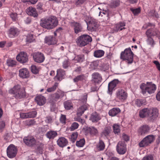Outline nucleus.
I'll return each instance as SVG.
<instances>
[{"label": "nucleus", "instance_id": "obj_1", "mask_svg": "<svg viewBox=\"0 0 160 160\" xmlns=\"http://www.w3.org/2000/svg\"><path fill=\"white\" fill-rule=\"evenodd\" d=\"M58 24L57 19L55 17L42 19L40 22L41 26L48 29H51L54 28L57 26Z\"/></svg>", "mask_w": 160, "mask_h": 160}, {"label": "nucleus", "instance_id": "obj_2", "mask_svg": "<svg viewBox=\"0 0 160 160\" xmlns=\"http://www.w3.org/2000/svg\"><path fill=\"white\" fill-rule=\"evenodd\" d=\"M9 92L14 94L16 98H21L25 97V92L24 88L21 87L19 85H15L12 88L10 89Z\"/></svg>", "mask_w": 160, "mask_h": 160}, {"label": "nucleus", "instance_id": "obj_3", "mask_svg": "<svg viewBox=\"0 0 160 160\" xmlns=\"http://www.w3.org/2000/svg\"><path fill=\"white\" fill-rule=\"evenodd\" d=\"M140 88L143 94L147 93L151 94L154 93L156 89V85L152 82H147L146 84L142 83L140 86Z\"/></svg>", "mask_w": 160, "mask_h": 160}, {"label": "nucleus", "instance_id": "obj_4", "mask_svg": "<svg viewBox=\"0 0 160 160\" xmlns=\"http://www.w3.org/2000/svg\"><path fill=\"white\" fill-rule=\"evenodd\" d=\"M121 58L128 63L131 64L133 61V54L130 48H126L121 54Z\"/></svg>", "mask_w": 160, "mask_h": 160}, {"label": "nucleus", "instance_id": "obj_5", "mask_svg": "<svg viewBox=\"0 0 160 160\" xmlns=\"http://www.w3.org/2000/svg\"><path fill=\"white\" fill-rule=\"evenodd\" d=\"M92 38L88 35H83L79 37L77 41L78 45L80 47H83L91 42Z\"/></svg>", "mask_w": 160, "mask_h": 160}, {"label": "nucleus", "instance_id": "obj_6", "mask_svg": "<svg viewBox=\"0 0 160 160\" xmlns=\"http://www.w3.org/2000/svg\"><path fill=\"white\" fill-rule=\"evenodd\" d=\"M153 135H148L144 138L139 143L140 147H144L149 145L154 140Z\"/></svg>", "mask_w": 160, "mask_h": 160}, {"label": "nucleus", "instance_id": "obj_7", "mask_svg": "<svg viewBox=\"0 0 160 160\" xmlns=\"http://www.w3.org/2000/svg\"><path fill=\"white\" fill-rule=\"evenodd\" d=\"M119 82V81L118 79H115L109 83L108 85L107 93L108 94L111 95L113 91L116 89V87Z\"/></svg>", "mask_w": 160, "mask_h": 160}, {"label": "nucleus", "instance_id": "obj_8", "mask_svg": "<svg viewBox=\"0 0 160 160\" xmlns=\"http://www.w3.org/2000/svg\"><path fill=\"white\" fill-rule=\"evenodd\" d=\"M17 153V149L15 146L13 145H10L7 148V153L8 156L12 158L15 157Z\"/></svg>", "mask_w": 160, "mask_h": 160}, {"label": "nucleus", "instance_id": "obj_9", "mask_svg": "<svg viewBox=\"0 0 160 160\" xmlns=\"http://www.w3.org/2000/svg\"><path fill=\"white\" fill-rule=\"evenodd\" d=\"M116 150L118 153L120 154H123L127 151L126 145L122 141H119L116 146Z\"/></svg>", "mask_w": 160, "mask_h": 160}, {"label": "nucleus", "instance_id": "obj_10", "mask_svg": "<svg viewBox=\"0 0 160 160\" xmlns=\"http://www.w3.org/2000/svg\"><path fill=\"white\" fill-rule=\"evenodd\" d=\"M116 94L117 98L120 101H123L127 98V93L123 89H119L116 91Z\"/></svg>", "mask_w": 160, "mask_h": 160}, {"label": "nucleus", "instance_id": "obj_11", "mask_svg": "<svg viewBox=\"0 0 160 160\" xmlns=\"http://www.w3.org/2000/svg\"><path fill=\"white\" fill-rule=\"evenodd\" d=\"M23 141L25 143L29 146H32L37 143L34 138L31 136H28L24 138Z\"/></svg>", "mask_w": 160, "mask_h": 160}, {"label": "nucleus", "instance_id": "obj_12", "mask_svg": "<svg viewBox=\"0 0 160 160\" xmlns=\"http://www.w3.org/2000/svg\"><path fill=\"white\" fill-rule=\"evenodd\" d=\"M17 59L22 63H25L28 61V56L25 52H21L17 56Z\"/></svg>", "mask_w": 160, "mask_h": 160}, {"label": "nucleus", "instance_id": "obj_13", "mask_svg": "<svg viewBox=\"0 0 160 160\" xmlns=\"http://www.w3.org/2000/svg\"><path fill=\"white\" fill-rule=\"evenodd\" d=\"M33 57L34 61L38 63L43 62L45 59L43 54L39 52L34 53L33 54Z\"/></svg>", "mask_w": 160, "mask_h": 160}, {"label": "nucleus", "instance_id": "obj_14", "mask_svg": "<svg viewBox=\"0 0 160 160\" xmlns=\"http://www.w3.org/2000/svg\"><path fill=\"white\" fill-rule=\"evenodd\" d=\"M19 32V31L18 28L14 27H12L8 31V36L10 38H13L18 36Z\"/></svg>", "mask_w": 160, "mask_h": 160}, {"label": "nucleus", "instance_id": "obj_15", "mask_svg": "<svg viewBox=\"0 0 160 160\" xmlns=\"http://www.w3.org/2000/svg\"><path fill=\"white\" fill-rule=\"evenodd\" d=\"M158 111L156 108H149V118L152 119H154L158 115Z\"/></svg>", "mask_w": 160, "mask_h": 160}, {"label": "nucleus", "instance_id": "obj_16", "mask_svg": "<svg viewBox=\"0 0 160 160\" xmlns=\"http://www.w3.org/2000/svg\"><path fill=\"white\" fill-rule=\"evenodd\" d=\"M146 34L147 37L158 36L160 35V32L156 28H151L147 31Z\"/></svg>", "mask_w": 160, "mask_h": 160}, {"label": "nucleus", "instance_id": "obj_17", "mask_svg": "<svg viewBox=\"0 0 160 160\" xmlns=\"http://www.w3.org/2000/svg\"><path fill=\"white\" fill-rule=\"evenodd\" d=\"M44 40L45 43L49 45L55 44L57 43V40L52 36L46 37Z\"/></svg>", "mask_w": 160, "mask_h": 160}, {"label": "nucleus", "instance_id": "obj_18", "mask_svg": "<svg viewBox=\"0 0 160 160\" xmlns=\"http://www.w3.org/2000/svg\"><path fill=\"white\" fill-rule=\"evenodd\" d=\"M19 75L22 78H27L29 76V72L27 69L22 68L19 70Z\"/></svg>", "mask_w": 160, "mask_h": 160}, {"label": "nucleus", "instance_id": "obj_19", "mask_svg": "<svg viewBox=\"0 0 160 160\" xmlns=\"http://www.w3.org/2000/svg\"><path fill=\"white\" fill-rule=\"evenodd\" d=\"M26 12L29 15L35 18L37 17L38 15L36 9L31 7H29L26 9Z\"/></svg>", "mask_w": 160, "mask_h": 160}, {"label": "nucleus", "instance_id": "obj_20", "mask_svg": "<svg viewBox=\"0 0 160 160\" xmlns=\"http://www.w3.org/2000/svg\"><path fill=\"white\" fill-rule=\"evenodd\" d=\"M149 131V128L146 125H143L140 127L138 130L139 133L142 135H144L148 133Z\"/></svg>", "mask_w": 160, "mask_h": 160}, {"label": "nucleus", "instance_id": "obj_21", "mask_svg": "<svg viewBox=\"0 0 160 160\" xmlns=\"http://www.w3.org/2000/svg\"><path fill=\"white\" fill-rule=\"evenodd\" d=\"M57 143L59 147H63L67 145L68 142L67 140L65 138L61 137L57 140Z\"/></svg>", "mask_w": 160, "mask_h": 160}, {"label": "nucleus", "instance_id": "obj_22", "mask_svg": "<svg viewBox=\"0 0 160 160\" xmlns=\"http://www.w3.org/2000/svg\"><path fill=\"white\" fill-rule=\"evenodd\" d=\"M35 100L37 104L39 106L42 105L46 102L45 98L42 95L37 96L36 97Z\"/></svg>", "mask_w": 160, "mask_h": 160}, {"label": "nucleus", "instance_id": "obj_23", "mask_svg": "<svg viewBox=\"0 0 160 160\" xmlns=\"http://www.w3.org/2000/svg\"><path fill=\"white\" fill-rule=\"evenodd\" d=\"M88 26L92 30H95L98 27L96 20L94 19H91L88 22Z\"/></svg>", "mask_w": 160, "mask_h": 160}, {"label": "nucleus", "instance_id": "obj_24", "mask_svg": "<svg viewBox=\"0 0 160 160\" xmlns=\"http://www.w3.org/2000/svg\"><path fill=\"white\" fill-rule=\"evenodd\" d=\"M88 107L89 105L88 104H85L79 107L78 110L77 112L78 116L79 117L81 116L84 111L88 109Z\"/></svg>", "mask_w": 160, "mask_h": 160}, {"label": "nucleus", "instance_id": "obj_25", "mask_svg": "<svg viewBox=\"0 0 160 160\" xmlns=\"http://www.w3.org/2000/svg\"><path fill=\"white\" fill-rule=\"evenodd\" d=\"M149 108H144L140 111L139 115L142 118L149 117Z\"/></svg>", "mask_w": 160, "mask_h": 160}, {"label": "nucleus", "instance_id": "obj_26", "mask_svg": "<svg viewBox=\"0 0 160 160\" xmlns=\"http://www.w3.org/2000/svg\"><path fill=\"white\" fill-rule=\"evenodd\" d=\"M87 131L92 136L96 135L98 133V130L93 127H88Z\"/></svg>", "mask_w": 160, "mask_h": 160}, {"label": "nucleus", "instance_id": "obj_27", "mask_svg": "<svg viewBox=\"0 0 160 160\" xmlns=\"http://www.w3.org/2000/svg\"><path fill=\"white\" fill-rule=\"evenodd\" d=\"M57 135L56 131L52 130L48 132L46 134L47 137L49 139H53Z\"/></svg>", "mask_w": 160, "mask_h": 160}, {"label": "nucleus", "instance_id": "obj_28", "mask_svg": "<svg viewBox=\"0 0 160 160\" xmlns=\"http://www.w3.org/2000/svg\"><path fill=\"white\" fill-rule=\"evenodd\" d=\"M125 25V24L124 22H120L116 24L115 27L114 28V30L115 32H116L118 31L122 30L123 29H125V28L123 27Z\"/></svg>", "mask_w": 160, "mask_h": 160}, {"label": "nucleus", "instance_id": "obj_29", "mask_svg": "<svg viewBox=\"0 0 160 160\" xmlns=\"http://www.w3.org/2000/svg\"><path fill=\"white\" fill-rule=\"evenodd\" d=\"M92 78L94 82L98 83L102 81V77L101 75L97 72L94 73L92 75Z\"/></svg>", "mask_w": 160, "mask_h": 160}, {"label": "nucleus", "instance_id": "obj_30", "mask_svg": "<svg viewBox=\"0 0 160 160\" xmlns=\"http://www.w3.org/2000/svg\"><path fill=\"white\" fill-rule=\"evenodd\" d=\"M120 110L118 108H113L110 110L109 112V115L111 116H114L120 112Z\"/></svg>", "mask_w": 160, "mask_h": 160}, {"label": "nucleus", "instance_id": "obj_31", "mask_svg": "<svg viewBox=\"0 0 160 160\" xmlns=\"http://www.w3.org/2000/svg\"><path fill=\"white\" fill-rule=\"evenodd\" d=\"M64 75L65 72L63 70L61 69H59L57 70V74L56 76L58 80H61Z\"/></svg>", "mask_w": 160, "mask_h": 160}, {"label": "nucleus", "instance_id": "obj_32", "mask_svg": "<svg viewBox=\"0 0 160 160\" xmlns=\"http://www.w3.org/2000/svg\"><path fill=\"white\" fill-rule=\"evenodd\" d=\"M73 25L74 27V29L75 33H78L81 31L82 28L79 23L77 22H74L73 24Z\"/></svg>", "mask_w": 160, "mask_h": 160}, {"label": "nucleus", "instance_id": "obj_33", "mask_svg": "<svg viewBox=\"0 0 160 160\" xmlns=\"http://www.w3.org/2000/svg\"><path fill=\"white\" fill-rule=\"evenodd\" d=\"M100 119V118L97 113H96L92 114L90 118V119L93 122H98Z\"/></svg>", "mask_w": 160, "mask_h": 160}, {"label": "nucleus", "instance_id": "obj_34", "mask_svg": "<svg viewBox=\"0 0 160 160\" xmlns=\"http://www.w3.org/2000/svg\"><path fill=\"white\" fill-rule=\"evenodd\" d=\"M104 53V51L101 50H98L94 51V56L96 58H101L103 56Z\"/></svg>", "mask_w": 160, "mask_h": 160}, {"label": "nucleus", "instance_id": "obj_35", "mask_svg": "<svg viewBox=\"0 0 160 160\" xmlns=\"http://www.w3.org/2000/svg\"><path fill=\"white\" fill-rule=\"evenodd\" d=\"M84 59V56L82 55L76 56L72 60L75 61L76 62H82Z\"/></svg>", "mask_w": 160, "mask_h": 160}, {"label": "nucleus", "instance_id": "obj_36", "mask_svg": "<svg viewBox=\"0 0 160 160\" xmlns=\"http://www.w3.org/2000/svg\"><path fill=\"white\" fill-rule=\"evenodd\" d=\"M110 127H106L101 134L102 136L104 137L108 136L110 132Z\"/></svg>", "mask_w": 160, "mask_h": 160}, {"label": "nucleus", "instance_id": "obj_37", "mask_svg": "<svg viewBox=\"0 0 160 160\" xmlns=\"http://www.w3.org/2000/svg\"><path fill=\"white\" fill-rule=\"evenodd\" d=\"M105 148V144L103 142L100 140L99 143L97 145L96 148L98 150L101 151L104 149Z\"/></svg>", "mask_w": 160, "mask_h": 160}, {"label": "nucleus", "instance_id": "obj_38", "mask_svg": "<svg viewBox=\"0 0 160 160\" xmlns=\"http://www.w3.org/2000/svg\"><path fill=\"white\" fill-rule=\"evenodd\" d=\"M113 129L115 134H118L120 131V126L117 124H114L113 126Z\"/></svg>", "mask_w": 160, "mask_h": 160}, {"label": "nucleus", "instance_id": "obj_39", "mask_svg": "<svg viewBox=\"0 0 160 160\" xmlns=\"http://www.w3.org/2000/svg\"><path fill=\"white\" fill-rule=\"evenodd\" d=\"M58 86V83L57 82H55L52 87L48 88L47 91L49 92H53L56 89Z\"/></svg>", "mask_w": 160, "mask_h": 160}, {"label": "nucleus", "instance_id": "obj_40", "mask_svg": "<svg viewBox=\"0 0 160 160\" xmlns=\"http://www.w3.org/2000/svg\"><path fill=\"white\" fill-rule=\"evenodd\" d=\"M135 104L138 107H140L145 104V101L143 100L137 99L135 101Z\"/></svg>", "mask_w": 160, "mask_h": 160}, {"label": "nucleus", "instance_id": "obj_41", "mask_svg": "<svg viewBox=\"0 0 160 160\" xmlns=\"http://www.w3.org/2000/svg\"><path fill=\"white\" fill-rule=\"evenodd\" d=\"M64 106L65 108L67 110H69L72 107V104L70 101H67L64 103Z\"/></svg>", "mask_w": 160, "mask_h": 160}, {"label": "nucleus", "instance_id": "obj_42", "mask_svg": "<svg viewBox=\"0 0 160 160\" xmlns=\"http://www.w3.org/2000/svg\"><path fill=\"white\" fill-rule=\"evenodd\" d=\"M85 143V140L84 139H82L76 142V145L78 147H82L83 146Z\"/></svg>", "mask_w": 160, "mask_h": 160}, {"label": "nucleus", "instance_id": "obj_43", "mask_svg": "<svg viewBox=\"0 0 160 160\" xmlns=\"http://www.w3.org/2000/svg\"><path fill=\"white\" fill-rule=\"evenodd\" d=\"M60 97V95L59 93H54L52 97V98L51 99L52 102H54L56 101Z\"/></svg>", "mask_w": 160, "mask_h": 160}, {"label": "nucleus", "instance_id": "obj_44", "mask_svg": "<svg viewBox=\"0 0 160 160\" xmlns=\"http://www.w3.org/2000/svg\"><path fill=\"white\" fill-rule=\"evenodd\" d=\"M7 65L9 67H13L16 64V62L12 59H8L7 62Z\"/></svg>", "mask_w": 160, "mask_h": 160}, {"label": "nucleus", "instance_id": "obj_45", "mask_svg": "<svg viewBox=\"0 0 160 160\" xmlns=\"http://www.w3.org/2000/svg\"><path fill=\"white\" fill-rule=\"evenodd\" d=\"M70 65V62L68 59L65 60L62 62V67L64 68H67Z\"/></svg>", "mask_w": 160, "mask_h": 160}, {"label": "nucleus", "instance_id": "obj_46", "mask_svg": "<svg viewBox=\"0 0 160 160\" xmlns=\"http://www.w3.org/2000/svg\"><path fill=\"white\" fill-rule=\"evenodd\" d=\"M34 39L33 35L32 34H29L27 36L26 41L27 42H32Z\"/></svg>", "mask_w": 160, "mask_h": 160}, {"label": "nucleus", "instance_id": "obj_47", "mask_svg": "<svg viewBox=\"0 0 160 160\" xmlns=\"http://www.w3.org/2000/svg\"><path fill=\"white\" fill-rule=\"evenodd\" d=\"M79 126V124L76 122L73 123L71 126L70 127V129L71 131H73L77 129Z\"/></svg>", "mask_w": 160, "mask_h": 160}, {"label": "nucleus", "instance_id": "obj_48", "mask_svg": "<svg viewBox=\"0 0 160 160\" xmlns=\"http://www.w3.org/2000/svg\"><path fill=\"white\" fill-rule=\"evenodd\" d=\"M31 69L33 73L37 74L38 72V69L35 65H32L31 67Z\"/></svg>", "mask_w": 160, "mask_h": 160}, {"label": "nucleus", "instance_id": "obj_49", "mask_svg": "<svg viewBox=\"0 0 160 160\" xmlns=\"http://www.w3.org/2000/svg\"><path fill=\"white\" fill-rule=\"evenodd\" d=\"M148 38L147 40V43L151 46H153L155 44L154 42L151 37H147Z\"/></svg>", "mask_w": 160, "mask_h": 160}, {"label": "nucleus", "instance_id": "obj_50", "mask_svg": "<svg viewBox=\"0 0 160 160\" xmlns=\"http://www.w3.org/2000/svg\"><path fill=\"white\" fill-rule=\"evenodd\" d=\"M29 118H33L35 117L37 114V112L35 111H32L31 112H28Z\"/></svg>", "mask_w": 160, "mask_h": 160}, {"label": "nucleus", "instance_id": "obj_51", "mask_svg": "<svg viewBox=\"0 0 160 160\" xmlns=\"http://www.w3.org/2000/svg\"><path fill=\"white\" fill-rule=\"evenodd\" d=\"M78 136V134L77 132L72 133L71 136L70 138L71 141L73 142H74L77 138Z\"/></svg>", "mask_w": 160, "mask_h": 160}, {"label": "nucleus", "instance_id": "obj_52", "mask_svg": "<svg viewBox=\"0 0 160 160\" xmlns=\"http://www.w3.org/2000/svg\"><path fill=\"white\" fill-rule=\"evenodd\" d=\"M84 76L83 75H80L78 76L73 79L75 82H77L79 80H81L84 79Z\"/></svg>", "mask_w": 160, "mask_h": 160}, {"label": "nucleus", "instance_id": "obj_53", "mask_svg": "<svg viewBox=\"0 0 160 160\" xmlns=\"http://www.w3.org/2000/svg\"><path fill=\"white\" fill-rule=\"evenodd\" d=\"M131 11L132 12L133 14L134 15H137L140 12V8H136L133 9L132 8L131 9Z\"/></svg>", "mask_w": 160, "mask_h": 160}, {"label": "nucleus", "instance_id": "obj_54", "mask_svg": "<svg viewBox=\"0 0 160 160\" xmlns=\"http://www.w3.org/2000/svg\"><path fill=\"white\" fill-rule=\"evenodd\" d=\"M149 15L153 17H155L156 18L158 17V14L154 10H151L149 13Z\"/></svg>", "mask_w": 160, "mask_h": 160}, {"label": "nucleus", "instance_id": "obj_55", "mask_svg": "<svg viewBox=\"0 0 160 160\" xmlns=\"http://www.w3.org/2000/svg\"><path fill=\"white\" fill-rule=\"evenodd\" d=\"M142 160H154V158L152 155H148L144 156Z\"/></svg>", "mask_w": 160, "mask_h": 160}, {"label": "nucleus", "instance_id": "obj_56", "mask_svg": "<svg viewBox=\"0 0 160 160\" xmlns=\"http://www.w3.org/2000/svg\"><path fill=\"white\" fill-rule=\"evenodd\" d=\"M43 3L41 2H39L36 5V8L38 10H42L43 7Z\"/></svg>", "mask_w": 160, "mask_h": 160}, {"label": "nucleus", "instance_id": "obj_57", "mask_svg": "<svg viewBox=\"0 0 160 160\" xmlns=\"http://www.w3.org/2000/svg\"><path fill=\"white\" fill-rule=\"evenodd\" d=\"M21 118L24 119L29 118L28 113H21L20 114Z\"/></svg>", "mask_w": 160, "mask_h": 160}, {"label": "nucleus", "instance_id": "obj_58", "mask_svg": "<svg viewBox=\"0 0 160 160\" xmlns=\"http://www.w3.org/2000/svg\"><path fill=\"white\" fill-rule=\"evenodd\" d=\"M119 4V1L118 0H114L112 1V6L113 7H116L118 6Z\"/></svg>", "mask_w": 160, "mask_h": 160}, {"label": "nucleus", "instance_id": "obj_59", "mask_svg": "<svg viewBox=\"0 0 160 160\" xmlns=\"http://www.w3.org/2000/svg\"><path fill=\"white\" fill-rule=\"evenodd\" d=\"M5 126V122L3 121L0 122V130L2 132Z\"/></svg>", "mask_w": 160, "mask_h": 160}, {"label": "nucleus", "instance_id": "obj_60", "mask_svg": "<svg viewBox=\"0 0 160 160\" xmlns=\"http://www.w3.org/2000/svg\"><path fill=\"white\" fill-rule=\"evenodd\" d=\"M35 123V121L34 120H31L27 121L26 122L27 125L30 126L34 124Z\"/></svg>", "mask_w": 160, "mask_h": 160}, {"label": "nucleus", "instance_id": "obj_61", "mask_svg": "<svg viewBox=\"0 0 160 160\" xmlns=\"http://www.w3.org/2000/svg\"><path fill=\"white\" fill-rule=\"evenodd\" d=\"M66 116L62 115L60 119V122L62 123H65L66 122Z\"/></svg>", "mask_w": 160, "mask_h": 160}, {"label": "nucleus", "instance_id": "obj_62", "mask_svg": "<svg viewBox=\"0 0 160 160\" xmlns=\"http://www.w3.org/2000/svg\"><path fill=\"white\" fill-rule=\"evenodd\" d=\"M10 17L13 21H16L17 19V14L12 13L10 15Z\"/></svg>", "mask_w": 160, "mask_h": 160}, {"label": "nucleus", "instance_id": "obj_63", "mask_svg": "<svg viewBox=\"0 0 160 160\" xmlns=\"http://www.w3.org/2000/svg\"><path fill=\"white\" fill-rule=\"evenodd\" d=\"M75 120L81 122L82 124H84L85 122V120L84 119H82L80 118H76Z\"/></svg>", "mask_w": 160, "mask_h": 160}, {"label": "nucleus", "instance_id": "obj_64", "mask_svg": "<svg viewBox=\"0 0 160 160\" xmlns=\"http://www.w3.org/2000/svg\"><path fill=\"white\" fill-rule=\"evenodd\" d=\"M156 65L157 68L158 70L160 71V64L158 61H154L153 62Z\"/></svg>", "mask_w": 160, "mask_h": 160}]
</instances>
